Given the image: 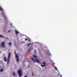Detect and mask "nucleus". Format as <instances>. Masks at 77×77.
Returning a JSON list of instances; mask_svg holds the SVG:
<instances>
[{"instance_id":"f257e3e1","label":"nucleus","mask_w":77,"mask_h":77,"mask_svg":"<svg viewBox=\"0 0 77 77\" xmlns=\"http://www.w3.org/2000/svg\"><path fill=\"white\" fill-rule=\"evenodd\" d=\"M11 53L9 52L8 54V58L7 63L8 65H9V60H10V58L11 57Z\"/></svg>"},{"instance_id":"f03ea898","label":"nucleus","mask_w":77,"mask_h":77,"mask_svg":"<svg viewBox=\"0 0 77 77\" xmlns=\"http://www.w3.org/2000/svg\"><path fill=\"white\" fill-rule=\"evenodd\" d=\"M18 73L19 74V77H20L22 76V71L21 69H19L18 71Z\"/></svg>"},{"instance_id":"7ed1b4c3","label":"nucleus","mask_w":77,"mask_h":77,"mask_svg":"<svg viewBox=\"0 0 77 77\" xmlns=\"http://www.w3.org/2000/svg\"><path fill=\"white\" fill-rule=\"evenodd\" d=\"M15 57L16 59H17V61L18 62L19 61V58H18V56L17 55H16Z\"/></svg>"},{"instance_id":"20e7f679","label":"nucleus","mask_w":77,"mask_h":77,"mask_svg":"<svg viewBox=\"0 0 77 77\" xmlns=\"http://www.w3.org/2000/svg\"><path fill=\"white\" fill-rule=\"evenodd\" d=\"M35 61H36V62H37V63H40V61H39V60L37 59V58H35Z\"/></svg>"},{"instance_id":"39448f33","label":"nucleus","mask_w":77,"mask_h":77,"mask_svg":"<svg viewBox=\"0 0 77 77\" xmlns=\"http://www.w3.org/2000/svg\"><path fill=\"white\" fill-rule=\"evenodd\" d=\"M2 47H5V42H2Z\"/></svg>"},{"instance_id":"423d86ee","label":"nucleus","mask_w":77,"mask_h":77,"mask_svg":"<svg viewBox=\"0 0 77 77\" xmlns=\"http://www.w3.org/2000/svg\"><path fill=\"white\" fill-rule=\"evenodd\" d=\"M31 45V43H29L28 44H26V45H27V47H29V46H30V45Z\"/></svg>"},{"instance_id":"0eeeda50","label":"nucleus","mask_w":77,"mask_h":77,"mask_svg":"<svg viewBox=\"0 0 77 77\" xmlns=\"http://www.w3.org/2000/svg\"><path fill=\"white\" fill-rule=\"evenodd\" d=\"M15 33H16V35H18V34L19 33V32H18V31H17V30H16L15 31Z\"/></svg>"},{"instance_id":"6e6552de","label":"nucleus","mask_w":77,"mask_h":77,"mask_svg":"<svg viewBox=\"0 0 77 77\" xmlns=\"http://www.w3.org/2000/svg\"><path fill=\"white\" fill-rule=\"evenodd\" d=\"M32 60L34 62H35L36 61L34 60V58H31Z\"/></svg>"},{"instance_id":"1a4fd4ad","label":"nucleus","mask_w":77,"mask_h":77,"mask_svg":"<svg viewBox=\"0 0 77 77\" xmlns=\"http://www.w3.org/2000/svg\"><path fill=\"white\" fill-rule=\"evenodd\" d=\"M4 60L5 62H7V60H6V57H4Z\"/></svg>"},{"instance_id":"9d476101","label":"nucleus","mask_w":77,"mask_h":77,"mask_svg":"<svg viewBox=\"0 0 77 77\" xmlns=\"http://www.w3.org/2000/svg\"><path fill=\"white\" fill-rule=\"evenodd\" d=\"M3 69H2L1 70H0V72H3Z\"/></svg>"},{"instance_id":"9b49d317","label":"nucleus","mask_w":77,"mask_h":77,"mask_svg":"<svg viewBox=\"0 0 77 77\" xmlns=\"http://www.w3.org/2000/svg\"><path fill=\"white\" fill-rule=\"evenodd\" d=\"M42 67H44V66H45L46 65H41Z\"/></svg>"},{"instance_id":"f8f14e48","label":"nucleus","mask_w":77,"mask_h":77,"mask_svg":"<svg viewBox=\"0 0 77 77\" xmlns=\"http://www.w3.org/2000/svg\"><path fill=\"white\" fill-rule=\"evenodd\" d=\"M3 37H4V36L3 35H0V38H3Z\"/></svg>"},{"instance_id":"ddd939ff","label":"nucleus","mask_w":77,"mask_h":77,"mask_svg":"<svg viewBox=\"0 0 77 77\" xmlns=\"http://www.w3.org/2000/svg\"><path fill=\"white\" fill-rule=\"evenodd\" d=\"M34 57H35V58H37V57L35 55H33Z\"/></svg>"},{"instance_id":"4468645a","label":"nucleus","mask_w":77,"mask_h":77,"mask_svg":"<svg viewBox=\"0 0 77 77\" xmlns=\"http://www.w3.org/2000/svg\"><path fill=\"white\" fill-rule=\"evenodd\" d=\"M9 45H10V46H11V42L9 43Z\"/></svg>"},{"instance_id":"2eb2a0df","label":"nucleus","mask_w":77,"mask_h":77,"mask_svg":"<svg viewBox=\"0 0 77 77\" xmlns=\"http://www.w3.org/2000/svg\"><path fill=\"white\" fill-rule=\"evenodd\" d=\"M43 64H44V65H45V62H43Z\"/></svg>"},{"instance_id":"dca6fc26","label":"nucleus","mask_w":77,"mask_h":77,"mask_svg":"<svg viewBox=\"0 0 77 77\" xmlns=\"http://www.w3.org/2000/svg\"><path fill=\"white\" fill-rule=\"evenodd\" d=\"M29 39V38H26L25 39V41H27V39Z\"/></svg>"},{"instance_id":"f3484780","label":"nucleus","mask_w":77,"mask_h":77,"mask_svg":"<svg viewBox=\"0 0 77 77\" xmlns=\"http://www.w3.org/2000/svg\"><path fill=\"white\" fill-rule=\"evenodd\" d=\"M13 75H14V76H15V73L13 72Z\"/></svg>"},{"instance_id":"a211bd4d","label":"nucleus","mask_w":77,"mask_h":77,"mask_svg":"<svg viewBox=\"0 0 77 77\" xmlns=\"http://www.w3.org/2000/svg\"><path fill=\"white\" fill-rule=\"evenodd\" d=\"M32 76H33V75H34V74H33V73H32Z\"/></svg>"},{"instance_id":"6ab92c4d","label":"nucleus","mask_w":77,"mask_h":77,"mask_svg":"<svg viewBox=\"0 0 77 77\" xmlns=\"http://www.w3.org/2000/svg\"><path fill=\"white\" fill-rule=\"evenodd\" d=\"M11 30H9L8 31V33H9V32H11Z\"/></svg>"},{"instance_id":"aec40b11","label":"nucleus","mask_w":77,"mask_h":77,"mask_svg":"<svg viewBox=\"0 0 77 77\" xmlns=\"http://www.w3.org/2000/svg\"><path fill=\"white\" fill-rule=\"evenodd\" d=\"M28 41H29V42L30 41V39H28Z\"/></svg>"},{"instance_id":"412c9836","label":"nucleus","mask_w":77,"mask_h":77,"mask_svg":"<svg viewBox=\"0 0 77 77\" xmlns=\"http://www.w3.org/2000/svg\"><path fill=\"white\" fill-rule=\"evenodd\" d=\"M0 11H3V9H2H2Z\"/></svg>"},{"instance_id":"4be33fe9","label":"nucleus","mask_w":77,"mask_h":77,"mask_svg":"<svg viewBox=\"0 0 77 77\" xmlns=\"http://www.w3.org/2000/svg\"><path fill=\"white\" fill-rule=\"evenodd\" d=\"M10 26H12V24H10Z\"/></svg>"},{"instance_id":"5701e85b","label":"nucleus","mask_w":77,"mask_h":77,"mask_svg":"<svg viewBox=\"0 0 77 77\" xmlns=\"http://www.w3.org/2000/svg\"><path fill=\"white\" fill-rule=\"evenodd\" d=\"M2 8H1V7H0V10H1Z\"/></svg>"},{"instance_id":"b1692460","label":"nucleus","mask_w":77,"mask_h":77,"mask_svg":"<svg viewBox=\"0 0 77 77\" xmlns=\"http://www.w3.org/2000/svg\"><path fill=\"white\" fill-rule=\"evenodd\" d=\"M24 77H27V76L26 75H25V76H24Z\"/></svg>"},{"instance_id":"393cba45","label":"nucleus","mask_w":77,"mask_h":77,"mask_svg":"<svg viewBox=\"0 0 77 77\" xmlns=\"http://www.w3.org/2000/svg\"><path fill=\"white\" fill-rule=\"evenodd\" d=\"M55 69H56L57 70V68H56V67H55Z\"/></svg>"},{"instance_id":"a878e982","label":"nucleus","mask_w":77,"mask_h":77,"mask_svg":"<svg viewBox=\"0 0 77 77\" xmlns=\"http://www.w3.org/2000/svg\"><path fill=\"white\" fill-rule=\"evenodd\" d=\"M31 44H32V45H33V43H32Z\"/></svg>"},{"instance_id":"bb28decb","label":"nucleus","mask_w":77,"mask_h":77,"mask_svg":"<svg viewBox=\"0 0 77 77\" xmlns=\"http://www.w3.org/2000/svg\"><path fill=\"white\" fill-rule=\"evenodd\" d=\"M30 50V49H29L28 50Z\"/></svg>"},{"instance_id":"cd10ccee","label":"nucleus","mask_w":77,"mask_h":77,"mask_svg":"<svg viewBox=\"0 0 77 77\" xmlns=\"http://www.w3.org/2000/svg\"><path fill=\"white\" fill-rule=\"evenodd\" d=\"M58 75H59V74H58Z\"/></svg>"},{"instance_id":"c85d7f7f","label":"nucleus","mask_w":77,"mask_h":77,"mask_svg":"<svg viewBox=\"0 0 77 77\" xmlns=\"http://www.w3.org/2000/svg\"><path fill=\"white\" fill-rule=\"evenodd\" d=\"M28 67H29V66H28Z\"/></svg>"}]
</instances>
